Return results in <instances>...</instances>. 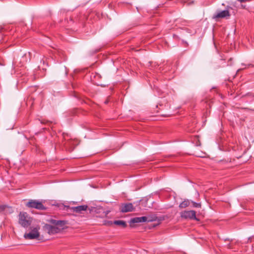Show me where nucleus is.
Masks as SVG:
<instances>
[{
	"label": "nucleus",
	"instance_id": "nucleus-10",
	"mask_svg": "<svg viewBox=\"0 0 254 254\" xmlns=\"http://www.w3.org/2000/svg\"><path fill=\"white\" fill-rule=\"evenodd\" d=\"M190 201L189 200H184L179 205L181 208H184L188 206L190 204Z\"/></svg>",
	"mask_w": 254,
	"mask_h": 254
},
{
	"label": "nucleus",
	"instance_id": "nucleus-12",
	"mask_svg": "<svg viewBox=\"0 0 254 254\" xmlns=\"http://www.w3.org/2000/svg\"><path fill=\"white\" fill-rule=\"evenodd\" d=\"M11 209L10 207L5 205H0V213L3 212H6L8 210H11Z\"/></svg>",
	"mask_w": 254,
	"mask_h": 254
},
{
	"label": "nucleus",
	"instance_id": "nucleus-16",
	"mask_svg": "<svg viewBox=\"0 0 254 254\" xmlns=\"http://www.w3.org/2000/svg\"><path fill=\"white\" fill-rule=\"evenodd\" d=\"M109 211H108L106 213V215H107L108 213H109Z\"/></svg>",
	"mask_w": 254,
	"mask_h": 254
},
{
	"label": "nucleus",
	"instance_id": "nucleus-15",
	"mask_svg": "<svg viewBox=\"0 0 254 254\" xmlns=\"http://www.w3.org/2000/svg\"><path fill=\"white\" fill-rule=\"evenodd\" d=\"M240 70H241V69H238L237 71V72H238Z\"/></svg>",
	"mask_w": 254,
	"mask_h": 254
},
{
	"label": "nucleus",
	"instance_id": "nucleus-9",
	"mask_svg": "<svg viewBox=\"0 0 254 254\" xmlns=\"http://www.w3.org/2000/svg\"><path fill=\"white\" fill-rule=\"evenodd\" d=\"M46 230L50 234H54L58 233L60 231V229L55 226L47 225L46 226Z\"/></svg>",
	"mask_w": 254,
	"mask_h": 254
},
{
	"label": "nucleus",
	"instance_id": "nucleus-13",
	"mask_svg": "<svg viewBox=\"0 0 254 254\" xmlns=\"http://www.w3.org/2000/svg\"><path fill=\"white\" fill-rule=\"evenodd\" d=\"M190 202L192 203L193 206L194 207H200L201 206L200 203H196L192 201H191Z\"/></svg>",
	"mask_w": 254,
	"mask_h": 254
},
{
	"label": "nucleus",
	"instance_id": "nucleus-4",
	"mask_svg": "<svg viewBox=\"0 0 254 254\" xmlns=\"http://www.w3.org/2000/svg\"><path fill=\"white\" fill-rule=\"evenodd\" d=\"M196 212L193 210L184 211L181 213L182 218L198 220L195 216Z\"/></svg>",
	"mask_w": 254,
	"mask_h": 254
},
{
	"label": "nucleus",
	"instance_id": "nucleus-1",
	"mask_svg": "<svg viewBox=\"0 0 254 254\" xmlns=\"http://www.w3.org/2000/svg\"><path fill=\"white\" fill-rule=\"evenodd\" d=\"M32 219L29 215L24 212H21L19 215V223L23 227H28L30 225Z\"/></svg>",
	"mask_w": 254,
	"mask_h": 254
},
{
	"label": "nucleus",
	"instance_id": "nucleus-11",
	"mask_svg": "<svg viewBox=\"0 0 254 254\" xmlns=\"http://www.w3.org/2000/svg\"><path fill=\"white\" fill-rule=\"evenodd\" d=\"M113 223L115 225L121 226L123 227H126L127 226L126 222L123 220H116L113 222Z\"/></svg>",
	"mask_w": 254,
	"mask_h": 254
},
{
	"label": "nucleus",
	"instance_id": "nucleus-2",
	"mask_svg": "<svg viewBox=\"0 0 254 254\" xmlns=\"http://www.w3.org/2000/svg\"><path fill=\"white\" fill-rule=\"evenodd\" d=\"M26 206L30 208H34L39 210L46 209V207L43 205L42 202L37 200H30L27 203Z\"/></svg>",
	"mask_w": 254,
	"mask_h": 254
},
{
	"label": "nucleus",
	"instance_id": "nucleus-5",
	"mask_svg": "<svg viewBox=\"0 0 254 254\" xmlns=\"http://www.w3.org/2000/svg\"><path fill=\"white\" fill-rule=\"evenodd\" d=\"M135 208L131 203H123L121 205L120 209L122 212H128L134 211Z\"/></svg>",
	"mask_w": 254,
	"mask_h": 254
},
{
	"label": "nucleus",
	"instance_id": "nucleus-6",
	"mask_svg": "<svg viewBox=\"0 0 254 254\" xmlns=\"http://www.w3.org/2000/svg\"><path fill=\"white\" fill-rule=\"evenodd\" d=\"M39 236V233L37 228L33 229L29 233L25 234L24 237L27 239H34L37 238Z\"/></svg>",
	"mask_w": 254,
	"mask_h": 254
},
{
	"label": "nucleus",
	"instance_id": "nucleus-14",
	"mask_svg": "<svg viewBox=\"0 0 254 254\" xmlns=\"http://www.w3.org/2000/svg\"><path fill=\"white\" fill-rule=\"evenodd\" d=\"M113 223V222L112 221H107V222L105 223L104 224L106 225H108V226H110V225H112Z\"/></svg>",
	"mask_w": 254,
	"mask_h": 254
},
{
	"label": "nucleus",
	"instance_id": "nucleus-8",
	"mask_svg": "<svg viewBox=\"0 0 254 254\" xmlns=\"http://www.w3.org/2000/svg\"><path fill=\"white\" fill-rule=\"evenodd\" d=\"M153 221L152 219H148V217L146 216H143L140 217H135L131 219L130 221V223H137L140 222H149Z\"/></svg>",
	"mask_w": 254,
	"mask_h": 254
},
{
	"label": "nucleus",
	"instance_id": "nucleus-7",
	"mask_svg": "<svg viewBox=\"0 0 254 254\" xmlns=\"http://www.w3.org/2000/svg\"><path fill=\"white\" fill-rule=\"evenodd\" d=\"M69 209L72 212L81 213L83 211H86L88 208L87 205H80L76 207H69V206H65Z\"/></svg>",
	"mask_w": 254,
	"mask_h": 254
},
{
	"label": "nucleus",
	"instance_id": "nucleus-3",
	"mask_svg": "<svg viewBox=\"0 0 254 254\" xmlns=\"http://www.w3.org/2000/svg\"><path fill=\"white\" fill-rule=\"evenodd\" d=\"M230 8V7H228L227 9L218 12L213 16V18L216 19L220 18H229L230 16V14L229 11V9Z\"/></svg>",
	"mask_w": 254,
	"mask_h": 254
}]
</instances>
